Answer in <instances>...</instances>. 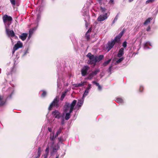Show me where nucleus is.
<instances>
[{
    "label": "nucleus",
    "mask_w": 158,
    "mask_h": 158,
    "mask_svg": "<svg viewBox=\"0 0 158 158\" xmlns=\"http://www.w3.org/2000/svg\"><path fill=\"white\" fill-rule=\"evenodd\" d=\"M77 103V101L74 100L71 104L66 102L64 106V111L66 113L65 117V120H68L70 118V114L72 112Z\"/></svg>",
    "instance_id": "obj_1"
},
{
    "label": "nucleus",
    "mask_w": 158,
    "mask_h": 158,
    "mask_svg": "<svg viewBox=\"0 0 158 158\" xmlns=\"http://www.w3.org/2000/svg\"><path fill=\"white\" fill-rule=\"evenodd\" d=\"M124 31L125 30L124 29H123L118 35L116 36L113 40L108 42L106 47V49H107L108 52L109 51L113 48L116 43H118L119 42L120 40L124 33Z\"/></svg>",
    "instance_id": "obj_2"
},
{
    "label": "nucleus",
    "mask_w": 158,
    "mask_h": 158,
    "mask_svg": "<svg viewBox=\"0 0 158 158\" xmlns=\"http://www.w3.org/2000/svg\"><path fill=\"white\" fill-rule=\"evenodd\" d=\"M86 56L87 57L89 58V60L87 61V63L88 64H93L94 65H95L97 62L96 56L92 55L91 53L89 52Z\"/></svg>",
    "instance_id": "obj_3"
},
{
    "label": "nucleus",
    "mask_w": 158,
    "mask_h": 158,
    "mask_svg": "<svg viewBox=\"0 0 158 158\" xmlns=\"http://www.w3.org/2000/svg\"><path fill=\"white\" fill-rule=\"evenodd\" d=\"M59 101V98L56 97L51 103L48 107V110H51V109L53 106L56 107V108H58L60 106Z\"/></svg>",
    "instance_id": "obj_4"
},
{
    "label": "nucleus",
    "mask_w": 158,
    "mask_h": 158,
    "mask_svg": "<svg viewBox=\"0 0 158 158\" xmlns=\"http://www.w3.org/2000/svg\"><path fill=\"white\" fill-rule=\"evenodd\" d=\"M3 21L4 23L11 22L12 20V17L7 15H5L2 17Z\"/></svg>",
    "instance_id": "obj_5"
},
{
    "label": "nucleus",
    "mask_w": 158,
    "mask_h": 158,
    "mask_svg": "<svg viewBox=\"0 0 158 158\" xmlns=\"http://www.w3.org/2000/svg\"><path fill=\"white\" fill-rule=\"evenodd\" d=\"M107 18V13H105L104 14L100 15L97 19V20L98 22L102 21L106 19Z\"/></svg>",
    "instance_id": "obj_6"
},
{
    "label": "nucleus",
    "mask_w": 158,
    "mask_h": 158,
    "mask_svg": "<svg viewBox=\"0 0 158 158\" xmlns=\"http://www.w3.org/2000/svg\"><path fill=\"white\" fill-rule=\"evenodd\" d=\"M82 15L85 17V19H88L89 18L88 10L87 7H84L82 10Z\"/></svg>",
    "instance_id": "obj_7"
},
{
    "label": "nucleus",
    "mask_w": 158,
    "mask_h": 158,
    "mask_svg": "<svg viewBox=\"0 0 158 158\" xmlns=\"http://www.w3.org/2000/svg\"><path fill=\"white\" fill-rule=\"evenodd\" d=\"M52 115L54 117L57 119L60 118L62 116L58 110H56L52 112Z\"/></svg>",
    "instance_id": "obj_8"
},
{
    "label": "nucleus",
    "mask_w": 158,
    "mask_h": 158,
    "mask_svg": "<svg viewBox=\"0 0 158 158\" xmlns=\"http://www.w3.org/2000/svg\"><path fill=\"white\" fill-rule=\"evenodd\" d=\"M89 67L87 66H85L81 69V73L82 76H85L87 74V72Z\"/></svg>",
    "instance_id": "obj_9"
},
{
    "label": "nucleus",
    "mask_w": 158,
    "mask_h": 158,
    "mask_svg": "<svg viewBox=\"0 0 158 158\" xmlns=\"http://www.w3.org/2000/svg\"><path fill=\"white\" fill-rule=\"evenodd\" d=\"M91 88V84H89L88 85L87 87L86 88L85 90L84 94H83V98H84L85 97L87 96L90 90V89Z\"/></svg>",
    "instance_id": "obj_10"
},
{
    "label": "nucleus",
    "mask_w": 158,
    "mask_h": 158,
    "mask_svg": "<svg viewBox=\"0 0 158 158\" xmlns=\"http://www.w3.org/2000/svg\"><path fill=\"white\" fill-rule=\"evenodd\" d=\"M6 35L8 37H13L15 36V32L12 30H9L6 31Z\"/></svg>",
    "instance_id": "obj_11"
},
{
    "label": "nucleus",
    "mask_w": 158,
    "mask_h": 158,
    "mask_svg": "<svg viewBox=\"0 0 158 158\" xmlns=\"http://www.w3.org/2000/svg\"><path fill=\"white\" fill-rule=\"evenodd\" d=\"M7 91L10 93V95L8 96L7 98V99H8L11 98L12 96L14 94V89L13 88L10 87L7 90Z\"/></svg>",
    "instance_id": "obj_12"
},
{
    "label": "nucleus",
    "mask_w": 158,
    "mask_h": 158,
    "mask_svg": "<svg viewBox=\"0 0 158 158\" xmlns=\"http://www.w3.org/2000/svg\"><path fill=\"white\" fill-rule=\"evenodd\" d=\"M84 98H82L78 100V102L77 104L76 107L78 108V109H79L80 107L82 105L84 102Z\"/></svg>",
    "instance_id": "obj_13"
},
{
    "label": "nucleus",
    "mask_w": 158,
    "mask_h": 158,
    "mask_svg": "<svg viewBox=\"0 0 158 158\" xmlns=\"http://www.w3.org/2000/svg\"><path fill=\"white\" fill-rule=\"evenodd\" d=\"M6 99L2 96L0 95V106L4 105L6 103Z\"/></svg>",
    "instance_id": "obj_14"
},
{
    "label": "nucleus",
    "mask_w": 158,
    "mask_h": 158,
    "mask_svg": "<svg viewBox=\"0 0 158 158\" xmlns=\"http://www.w3.org/2000/svg\"><path fill=\"white\" fill-rule=\"evenodd\" d=\"M36 27H34V28L31 29L29 31V36L28 37V39H30L34 31L36 29Z\"/></svg>",
    "instance_id": "obj_15"
},
{
    "label": "nucleus",
    "mask_w": 158,
    "mask_h": 158,
    "mask_svg": "<svg viewBox=\"0 0 158 158\" xmlns=\"http://www.w3.org/2000/svg\"><path fill=\"white\" fill-rule=\"evenodd\" d=\"M124 49L122 48L119 50L118 54H117V56L118 57H121L124 54Z\"/></svg>",
    "instance_id": "obj_16"
},
{
    "label": "nucleus",
    "mask_w": 158,
    "mask_h": 158,
    "mask_svg": "<svg viewBox=\"0 0 158 158\" xmlns=\"http://www.w3.org/2000/svg\"><path fill=\"white\" fill-rule=\"evenodd\" d=\"M23 47V44L20 41H18L16 44H15L14 46L15 48H16L17 49L19 48H21Z\"/></svg>",
    "instance_id": "obj_17"
},
{
    "label": "nucleus",
    "mask_w": 158,
    "mask_h": 158,
    "mask_svg": "<svg viewBox=\"0 0 158 158\" xmlns=\"http://www.w3.org/2000/svg\"><path fill=\"white\" fill-rule=\"evenodd\" d=\"M148 44L151 46H152V44L149 41L143 44L144 49H147L150 48H149L148 46Z\"/></svg>",
    "instance_id": "obj_18"
},
{
    "label": "nucleus",
    "mask_w": 158,
    "mask_h": 158,
    "mask_svg": "<svg viewBox=\"0 0 158 158\" xmlns=\"http://www.w3.org/2000/svg\"><path fill=\"white\" fill-rule=\"evenodd\" d=\"M27 34L25 33H23L22 35H20L19 37L20 39L23 40H25L27 38Z\"/></svg>",
    "instance_id": "obj_19"
},
{
    "label": "nucleus",
    "mask_w": 158,
    "mask_h": 158,
    "mask_svg": "<svg viewBox=\"0 0 158 158\" xmlns=\"http://www.w3.org/2000/svg\"><path fill=\"white\" fill-rule=\"evenodd\" d=\"M97 1L101 6L106 4L107 2V0H97Z\"/></svg>",
    "instance_id": "obj_20"
},
{
    "label": "nucleus",
    "mask_w": 158,
    "mask_h": 158,
    "mask_svg": "<svg viewBox=\"0 0 158 158\" xmlns=\"http://www.w3.org/2000/svg\"><path fill=\"white\" fill-rule=\"evenodd\" d=\"M11 22H9L4 23L5 26L6 31L10 30V26L11 24Z\"/></svg>",
    "instance_id": "obj_21"
},
{
    "label": "nucleus",
    "mask_w": 158,
    "mask_h": 158,
    "mask_svg": "<svg viewBox=\"0 0 158 158\" xmlns=\"http://www.w3.org/2000/svg\"><path fill=\"white\" fill-rule=\"evenodd\" d=\"M116 101L120 104H122L124 102L122 98H117L116 100Z\"/></svg>",
    "instance_id": "obj_22"
},
{
    "label": "nucleus",
    "mask_w": 158,
    "mask_h": 158,
    "mask_svg": "<svg viewBox=\"0 0 158 158\" xmlns=\"http://www.w3.org/2000/svg\"><path fill=\"white\" fill-rule=\"evenodd\" d=\"M104 57V56L103 55H100L98 56H96V58L97 59V62H99L102 60Z\"/></svg>",
    "instance_id": "obj_23"
},
{
    "label": "nucleus",
    "mask_w": 158,
    "mask_h": 158,
    "mask_svg": "<svg viewBox=\"0 0 158 158\" xmlns=\"http://www.w3.org/2000/svg\"><path fill=\"white\" fill-rule=\"evenodd\" d=\"M56 137H55V136H54V133H52L50 134V140L52 141H53Z\"/></svg>",
    "instance_id": "obj_24"
},
{
    "label": "nucleus",
    "mask_w": 158,
    "mask_h": 158,
    "mask_svg": "<svg viewBox=\"0 0 158 158\" xmlns=\"http://www.w3.org/2000/svg\"><path fill=\"white\" fill-rule=\"evenodd\" d=\"M85 82H81L80 83L75 84L74 85L75 87H80L83 86L84 85V84Z\"/></svg>",
    "instance_id": "obj_25"
},
{
    "label": "nucleus",
    "mask_w": 158,
    "mask_h": 158,
    "mask_svg": "<svg viewBox=\"0 0 158 158\" xmlns=\"http://www.w3.org/2000/svg\"><path fill=\"white\" fill-rule=\"evenodd\" d=\"M62 128L61 127H60L59 130L57 131L55 135V137H57L58 136V135L60 134L62 131Z\"/></svg>",
    "instance_id": "obj_26"
},
{
    "label": "nucleus",
    "mask_w": 158,
    "mask_h": 158,
    "mask_svg": "<svg viewBox=\"0 0 158 158\" xmlns=\"http://www.w3.org/2000/svg\"><path fill=\"white\" fill-rule=\"evenodd\" d=\"M94 76H95V75L92 72L89 74L87 78L89 80H91Z\"/></svg>",
    "instance_id": "obj_27"
},
{
    "label": "nucleus",
    "mask_w": 158,
    "mask_h": 158,
    "mask_svg": "<svg viewBox=\"0 0 158 158\" xmlns=\"http://www.w3.org/2000/svg\"><path fill=\"white\" fill-rule=\"evenodd\" d=\"M152 20V19L151 18H149L148 19L144 22V25H147L148 23H149L150 21Z\"/></svg>",
    "instance_id": "obj_28"
},
{
    "label": "nucleus",
    "mask_w": 158,
    "mask_h": 158,
    "mask_svg": "<svg viewBox=\"0 0 158 158\" xmlns=\"http://www.w3.org/2000/svg\"><path fill=\"white\" fill-rule=\"evenodd\" d=\"M91 31V30L89 29L88 30L85 34V36L87 40H89V33Z\"/></svg>",
    "instance_id": "obj_29"
},
{
    "label": "nucleus",
    "mask_w": 158,
    "mask_h": 158,
    "mask_svg": "<svg viewBox=\"0 0 158 158\" xmlns=\"http://www.w3.org/2000/svg\"><path fill=\"white\" fill-rule=\"evenodd\" d=\"M111 61V59H110L105 61L103 64V65L105 66H106L110 63Z\"/></svg>",
    "instance_id": "obj_30"
},
{
    "label": "nucleus",
    "mask_w": 158,
    "mask_h": 158,
    "mask_svg": "<svg viewBox=\"0 0 158 158\" xmlns=\"http://www.w3.org/2000/svg\"><path fill=\"white\" fill-rule=\"evenodd\" d=\"M100 72V69H96L94 71H93L92 72L94 74L95 76L98 73Z\"/></svg>",
    "instance_id": "obj_31"
},
{
    "label": "nucleus",
    "mask_w": 158,
    "mask_h": 158,
    "mask_svg": "<svg viewBox=\"0 0 158 158\" xmlns=\"http://www.w3.org/2000/svg\"><path fill=\"white\" fill-rule=\"evenodd\" d=\"M64 113L62 115V116L61 118V124L62 125H63L64 124Z\"/></svg>",
    "instance_id": "obj_32"
},
{
    "label": "nucleus",
    "mask_w": 158,
    "mask_h": 158,
    "mask_svg": "<svg viewBox=\"0 0 158 158\" xmlns=\"http://www.w3.org/2000/svg\"><path fill=\"white\" fill-rule=\"evenodd\" d=\"M38 155L35 157V158H39L40 157V154H41V148H38V150L37 152Z\"/></svg>",
    "instance_id": "obj_33"
},
{
    "label": "nucleus",
    "mask_w": 158,
    "mask_h": 158,
    "mask_svg": "<svg viewBox=\"0 0 158 158\" xmlns=\"http://www.w3.org/2000/svg\"><path fill=\"white\" fill-rule=\"evenodd\" d=\"M124 59V58L123 57H121L118 60L116 61V63L118 64L119 63L121 62Z\"/></svg>",
    "instance_id": "obj_34"
},
{
    "label": "nucleus",
    "mask_w": 158,
    "mask_h": 158,
    "mask_svg": "<svg viewBox=\"0 0 158 158\" xmlns=\"http://www.w3.org/2000/svg\"><path fill=\"white\" fill-rule=\"evenodd\" d=\"M118 14H117V15L116 16V17H115V18H114V20L113 21V22L112 23V24H114L115 23V22L117 21V19H118Z\"/></svg>",
    "instance_id": "obj_35"
},
{
    "label": "nucleus",
    "mask_w": 158,
    "mask_h": 158,
    "mask_svg": "<svg viewBox=\"0 0 158 158\" xmlns=\"http://www.w3.org/2000/svg\"><path fill=\"white\" fill-rule=\"evenodd\" d=\"M43 93L41 95V97L43 98L46 95V92L44 90H42Z\"/></svg>",
    "instance_id": "obj_36"
},
{
    "label": "nucleus",
    "mask_w": 158,
    "mask_h": 158,
    "mask_svg": "<svg viewBox=\"0 0 158 158\" xmlns=\"http://www.w3.org/2000/svg\"><path fill=\"white\" fill-rule=\"evenodd\" d=\"M65 93H66L65 92L63 93L62 94L60 99L61 101H62L63 100L64 97L65 96Z\"/></svg>",
    "instance_id": "obj_37"
},
{
    "label": "nucleus",
    "mask_w": 158,
    "mask_h": 158,
    "mask_svg": "<svg viewBox=\"0 0 158 158\" xmlns=\"http://www.w3.org/2000/svg\"><path fill=\"white\" fill-rule=\"evenodd\" d=\"M100 8L102 12H104L106 11V9L105 8L102 7V6H101Z\"/></svg>",
    "instance_id": "obj_38"
},
{
    "label": "nucleus",
    "mask_w": 158,
    "mask_h": 158,
    "mask_svg": "<svg viewBox=\"0 0 158 158\" xmlns=\"http://www.w3.org/2000/svg\"><path fill=\"white\" fill-rule=\"evenodd\" d=\"M45 154H49V147L48 146L45 150Z\"/></svg>",
    "instance_id": "obj_39"
},
{
    "label": "nucleus",
    "mask_w": 158,
    "mask_h": 158,
    "mask_svg": "<svg viewBox=\"0 0 158 158\" xmlns=\"http://www.w3.org/2000/svg\"><path fill=\"white\" fill-rule=\"evenodd\" d=\"M123 47L124 48H126L127 46V42L125 41H124L122 44Z\"/></svg>",
    "instance_id": "obj_40"
},
{
    "label": "nucleus",
    "mask_w": 158,
    "mask_h": 158,
    "mask_svg": "<svg viewBox=\"0 0 158 158\" xmlns=\"http://www.w3.org/2000/svg\"><path fill=\"white\" fill-rule=\"evenodd\" d=\"M56 149L55 148H53V149H52V151L51 152V155H53L54 154L55 152H56Z\"/></svg>",
    "instance_id": "obj_41"
},
{
    "label": "nucleus",
    "mask_w": 158,
    "mask_h": 158,
    "mask_svg": "<svg viewBox=\"0 0 158 158\" xmlns=\"http://www.w3.org/2000/svg\"><path fill=\"white\" fill-rule=\"evenodd\" d=\"M11 4L13 6H15V0H10Z\"/></svg>",
    "instance_id": "obj_42"
},
{
    "label": "nucleus",
    "mask_w": 158,
    "mask_h": 158,
    "mask_svg": "<svg viewBox=\"0 0 158 158\" xmlns=\"http://www.w3.org/2000/svg\"><path fill=\"white\" fill-rule=\"evenodd\" d=\"M112 66L111 65L110 66L108 70V72L110 73V74H111V71L112 69Z\"/></svg>",
    "instance_id": "obj_43"
},
{
    "label": "nucleus",
    "mask_w": 158,
    "mask_h": 158,
    "mask_svg": "<svg viewBox=\"0 0 158 158\" xmlns=\"http://www.w3.org/2000/svg\"><path fill=\"white\" fill-rule=\"evenodd\" d=\"M155 0H148L146 1V3L148 4L150 2H152L154 1Z\"/></svg>",
    "instance_id": "obj_44"
},
{
    "label": "nucleus",
    "mask_w": 158,
    "mask_h": 158,
    "mask_svg": "<svg viewBox=\"0 0 158 158\" xmlns=\"http://www.w3.org/2000/svg\"><path fill=\"white\" fill-rule=\"evenodd\" d=\"M60 79L58 78L57 81V85L58 88L60 86Z\"/></svg>",
    "instance_id": "obj_45"
},
{
    "label": "nucleus",
    "mask_w": 158,
    "mask_h": 158,
    "mask_svg": "<svg viewBox=\"0 0 158 158\" xmlns=\"http://www.w3.org/2000/svg\"><path fill=\"white\" fill-rule=\"evenodd\" d=\"M143 89V87L142 85H140V86L139 90L140 92H141Z\"/></svg>",
    "instance_id": "obj_46"
},
{
    "label": "nucleus",
    "mask_w": 158,
    "mask_h": 158,
    "mask_svg": "<svg viewBox=\"0 0 158 158\" xmlns=\"http://www.w3.org/2000/svg\"><path fill=\"white\" fill-rule=\"evenodd\" d=\"M17 50V49L16 48L13 47L12 50V54H13L15 53V51Z\"/></svg>",
    "instance_id": "obj_47"
},
{
    "label": "nucleus",
    "mask_w": 158,
    "mask_h": 158,
    "mask_svg": "<svg viewBox=\"0 0 158 158\" xmlns=\"http://www.w3.org/2000/svg\"><path fill=\"white\" fill-rule=\"evenodd\" d=\"M40 15L39 14H38L37 15V20H40Z\"/></svg>",
    "instance_id": "obj_48"
},
{
    "label": "nucleus",
    "mask_w": 158,
    "mask_h": 158,
    "mask_svg": "<svg viewBox=\"0 0 158 158\" xmlns=\"http://www.w3.org/2000/svg\"><path fill=\"white\" fill-rule=\"evenodd\" d=\"M98 90H101L102 89V87L100 85H99L98 86Z\"/></svg>",
    "instance_id": "obj_49"
},
{
    "label": "nucleus",
    "mask_w": 158,
    "mask_h": 158,
    "mask_svg": "<svg viewBox=\"0 0 158 158\" xmlns=\"http://www.w3.org/2000/svg\"><path fill=\"white\" fill-rule=\"evenodd\" d=\"M48 154H45L44 155V158H47Z\"/></svg>",
    "instance_id": "obj_50"
},
{
    "label": "nucleus",
    "mask_w": 158,
    "mask_h": 158,
    "mask_svg": "<svg viewBox=\"0 0 158 158\" xmlns=\"http://www.w3.org/2000/svg\"><path fill=\"white\" fill-rule=\"evenodd\" d=\"M114 0H110V1H109V3L113 4L114 3Z\"/></svg>",
    "instance_id": "obj_51"
},
{
    "label": "nucleus",
    "mask_w": 158,
    "mask_h": 158,
    "mask_svg": "<svg viewBox=\"0 0 158 158\" xmlns=\"http://www.w3.org/2000/svg\"><path fill=\"white\" fill-rule=\"evenodd\" d=\"M151 28L150 26H148V27L147 28V31H149L150 30Z\"/></svg>",
    "instance_id": "obj_52"
},
{
    "label": "nucleus",
    "mask_w": 158,
    "mask_h": 158,
    "mask_svg": "<svg viewBox=\"0 0 158 158\" xmlns=\"http://www.w3.org/2000/svg\"><path fill=\"white\" fill-rule=\"evenodd\" d=\"M28 49H27V50L26 51H25V52H24V55H26L27 53H28Z\"/></svg>",
    "instance_id": "obj_53"
},
{
    "label": "nucleus",
    "mask_w": 158,
    "mask_h": 158,
    "mask_svg": "<svg viewBox=\"0 0 158 158\" xmlns=\"http://www.w3.org/2000/svg\"><path fill=\"white\" fill-rule=\"evenodd\" d=\"M48 131L50 132H51L52 131V129L51 128L48 127Z\"/></svg>",
    "instance_id": "obj_54"
},
{
    "label": "nucleus",
    "mask_w": 158,
    "mask_h": 158,
    "mask_svg": "<svg viewBox=\"0 0 158 158\" xmlns=\"http://www.w3.org/2000/svg\"><path fill=\"white\" fill-rule=\"evenodd\" d=\"M85 26H86V27H87L88 26V25H87V23H87V22L86 21V20H85Z\"/></svg>",
    "instance_id": "obj_55"
},
{
    "label": "nucleus",
    "mask_w": 158,
    "mask_h": 158,
    "mask_svg": "<svg viewBox=\"0 0 158 158\" xmlns=\"http://www.w3.org/2000/svg\"><path fill=\"white\" fill-rule=\"evenodd\" d=\"M95 85L97 86H98L99 85H100L99 84L98 82H97L96 83V84H95Z\"/></svg>",
    "instance_id": "obj_56"
},
{
    "label": "nucleus",
    "mask_w": 158,
    "mask_h": 158,
    "mask_svg": "<svg viewBox=\"0 0 158 158\" xmlns=\"http://www.w3.org/2000/svg\"><path fill=\"white\" fill-rule=\"evenodd\" d=\"M97 82H96L95 81H93L92 82V83L94 84H96V83Z\"/></svg>",
    "instance_id": "obj_57"
},
{
    "label": "nucleus",
    "mask_w": 158,
    "mask_h": 158,
    "mask_svg": "<svg viewBox=\"0 0 158 158\" xmlns=\"http://www.w3.org/2000/svg\"><path fill=\"white\" fill-rule=\"evenodd\" d=\"M133 0H129L128 1L129 2H131Z\"/></svg>",
    "instance_id": "obj_58"
},
{
    "label": "nucleus",
    "mask_w": 158,
    "mask_h": 158,
    "mask_svg": "<svg viewBox=\"0 0 158 158\" xmlns=\"http://www.w3.org/2000/svg\"><path fill=\"white\" fill-rule=\"evenodd\" d=\"M59 155H56V158H59Z\"/></svg>",
    "instance_id": "obj_59"
},
{
    "label": "nucleus",
    "mask_w": 158,
    "mask_h": 158,
    "mask_svg": "<svg viewBox=\"0 0 158 158\" xmlns=\"http://www.w3.org/2000/svg\"><path fill=\"white\" fill-rule=\"evenodd\" d=\"M10 40H11V41L12 42H13V40H12V38H10Z\"/></svg>",
    "instance_id": "obj_60"
},
{
    "label": "nucleus",
    "mask_w": 158,
    "mask_h": 158,
    "mask_svg": "<svg viewBox=\"0 0 158 158\" xmlns=\"http://www.w3.org/2000/svg\"><path fill=\"white\" fill-rule=\"evenodd\" d=\"M58 140H60V139L59 138H58Z\"/></svg>",
    "instance_id": "obj_61"
},
{
    "label": "nucleus",
    "mask_w": 158,
    "mask_h": 158,
    "mask_svg": "<svg viewBox=\"0 0 158 158\" xmlns=\"http://www.w3.org/2000/svg\"><path fill=\"white\" fill-rule=\"evenodd\" d=\"M9 74H9V73H8V74H7V75H9Z\"/></svg>",
    "instance_id": "obj_62"
}]
</instances>
